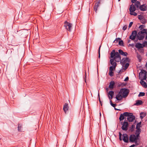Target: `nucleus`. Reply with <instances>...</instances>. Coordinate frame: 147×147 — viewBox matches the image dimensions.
I'll use <instances>...</instances> for the list:
<instances>
[{
    "mask_svg": "<svg viewBox=\"0 0 147 147\" xmlns=\"http://www.w3.org/2000/svg\"><path fill=\"white\" fill-rule=\"evenodd\" d=\"M109 71H114L115 70V68H114V67L113 66H111L109 67Z\"/></svg>",
    "mask_w": 147,
    "mask_h": 147,
    "instance_id": "obj_37",
    "label": "nucleus"
},
{
    "mask_svg": "<svg viewBox=\"0 0 147 147\" xmlns=\"http://www.w3.org/2000/svg\"><path fill=\"white\" fill-rule=\"evenodd\" d=\"M115 85V82L113 81H112L110 82L109 88L111 90H112L114 88V87Z\"/></svg>",
    "mask_w": 147,
    "mask_h": 147,
    "instance_id": "obj_15",
    "label": "nucleus"
},
{
    "mask_svg": "<svg viewBox=\"0 0 147 147\" xmlns=\"http://www.w3.org/2000/svg\"><path fill=\"white\" fill-rule=\"evenodd\" d=\"M145 73L146 74H147V72L146 70L143 69L141 70L140 73V74L141 76H144L145 73Z\"/></svg>",
    "mask_w": 147,
    "mask_h": 147,
    "instance_id": "obj_23",
    "label": "nucleus"
},
{
    "mask_svg": "<svg viewBox=\"0 0 147 147\" xmlns=\"http://www.w3.org/2000/svg\"><path fill=\"white\" fill-rule=\"evenodd\" d=\"M131 34L133 36L136 37L137 35V31L136 30H134L132 31Z\"/></svg>",
    "mask_w": 147,
    "mask_h": 147,
    "instance_id": "obj_35",
    "label": "nucleus"
},
{
    "mask_svg": "<svg viewBox=\"0 0 147 147\" xmlns=\"http://www.w3.org/2000/svg\"><path fill=\"white\" fill-rule=\"evenodd\" d=\"M129 62V59L128 57L123 58L120 61L121 64L123 65L127 62Z\"/></svg>",
    "mask_w": 147,
    "mask_h": 147,
    "instance_id": "obj_8",
    "label": "nucleus"
},
{
    "mask_svg": "<svg viewBox=\"0 0 147 147\" xmlns=\"http://www.w3.org/2000/svg\"><path fill=\"white\" fill-rule=\"evenodd\" d=\"M141 31L140 32L141 33H142V34H146L147 32V30L146 29H143V30H141Z\"/></svg>",
    "mask_w": 147,
    "mask_h": 147,
    "instance_id": "obj_26",
    "label": "nucleus"
},
{
    "mask_svg": "<svg viewBox=\"0 0 147 147\" xmlns=\"http://www.w3.org/2000/svg\"><path fill=\"white\" fill-rule=\"evenodd\" d=\"M136 140H138L136 138V135L134 134L131 135L129 137V141L130 142H134Z\"/></svg>",
    "mask_w": 147,
    "mask_h": 147,
    "instance_id": "obj_7",
    "label": "nucleus"
},
{
    "mask_svg": "<svg viewBox=\"0 0 147 147\" xmlns=\"http://www.w3.org/2000/svg\"><path fill=\"white\" fill-rule=\"evenodd\" d=\"M135 127V125H134V124L132 125L131 126L129 127V131L131 132H133L134 130Z\"/></svg>",
    "mask_w": 147,
    "mask_h": 147,
    "instance_id": "obj_20",
    "label": "nucleus"
},
{
    "mask_svg": "<svg viewBox=\"0 0 147 147\" xmlns=\"http://www.w3.org/2000/svg\"><path fill=\"white\" fill-rule=\"evenodd\" d=\"M138 140H136L134 142L135 144V145H139V144L138 143V142L137 141Z\"/></svg>",
    "mask_w": 147,
    "mask_h": 147,
    "instance_id": "obj_47",
    "label": "nucleus"
},
{
    "mask_svg": "<svg viewBox=\"0 0 147 147\" xmlns=\"http://www.w3.org/2000/svg\"><path fill=\"white\" fill-rule=\"evenodd\" d=\"M129 45L130 46H131L132 47H133L134 46V44L133 43L131 44H129Z\"/></svg>",
    "mask_w": 147,
    "mask_h": 147,
    "instance_id": "obj_60",
    "label": "nucleus"
},
{
    "mask_svg": "<svg viewBox=\"0 0 147 147\" xmlns=\"http://www.w3.org/2000/svg\"><path fill=\"white\" fill-rule=\"evenodd\" d=\"M119 45L122 46H124V44L123 41L121 40L119 41Z\"/></svg>",
    "mask_w": 147,
    "mask_h": 147,
    "instance_id": "obj_32",
    "label": "nucleus"
},
{
    "mask_svg": "<svg viewBox=\"0 0 147 147\" xmlns=\"http://www.w3.org/2000/svg\"><path fill=\"white\" fill-rule=\"evenodd\" d=\"M140 84L144 88H146L147 87V84L143 80H141L140 82Z\"/></svg>",
    "mask_w": 147,
    "mask_h": 147,
    "instance_id": "obj_18",
    "label": "nucleus"
},
{
    "mask_svg": "<svg viewBox=\"0 0 147 147\" xmlns=\"http://www.w3.org/2000/svg\"><path fill=\"white\" fill-rule=\"evenodd\" d=\"M139 51L140 53H143L144 52V50L143 49H141Z\"/></svg>",
    "mask_w": 147,
    "mask_h": 147,
    "instance_id": "obj_59",
    "label": "nucleus"
},
{
    "mask_svg": "<svg viewBox=\"0 0 147 147\" xmlns=\"http://www.w3.org/2000/svg\"><path fill=\"white\" fill-rule=\"evenodd\" d=\"M141 122H140L137 123L136 125V129L140 128L141 127Z\"/></svg>",
    "mask_w": 147,
    "mask_h": 147,
    "instance_id": "obj_30",
    "label": "nucleus"
},
{
    "mask_svg": "<svg viewBox=\"0 0 147 147\" xmlns=\"http://www.w3.org/2000/svg\"><path fill=\"white\" fill-rule=\"evenodd\" d=\"M147 74H146V73L145 74H145H144V76H143V78L142 80H146V79L147 78Z\"/></svg>",
    "mask_w": 147,
    "mask_h": 147,
    "instance_id": "obj_41",
    "label": "nucleus"
},
{
    "mask_svg": "<svg viewBox=\"0 0 147 147\" xmlns=\"http://www.w3.org/2000/svg\"><path fill=\"white\" fill-rule=\"evenodd\" d=\"M69 108L68 104L66 103L65 104L63 107V110L65 113H66L67 111L68 110Z\"/></svg>",
    "mask_w": 147,
    "mask_h": 147,
    "instance_id": "obj_19",
    "label": "nucleus"
},
{
    "mask_svg": "<svg viewBox=\"0 0 147 147\" xmlns=\"http://www.w3.org/2000/svg\"><path fill=\"white\" fill-rule=\"evenodd\" d=\"M145 27V26L144 25H140L139 27V28L140 30H143L144 28Z\"/></svg>",
    "mask_w": 147,
    "mask_h": 147,
    "instance_id": "obj_36",
    "label": "nucleus"
},
{
    "mask_svg": "<svg viewBox=\"0 0 147 147\" xmlns=\"http://www.w3.org/2000/svg\"><path fill=\"white\" fill-rule=\"evenodd\" d=\"M64 26L67 30L70 32L71 29L72 24L68 22L67 21H65L64 23Z\"/></svg>",
    "mask_w": 147,
    "mask_h": 147,
    "instance_id": "obj_4",
    "label": "nucleus"
},
{
    "mask_svg": "<svg viewBox=\"0 0 147 147\" xmlns=\"http://www.w3.org/2000/svg\"><path fill=\"white\" fill-rule=\"evenodd\" d=\"M114 74V72H113V71H109V75L110 76H111V77L112 76H113Z\"/></svg>",
    "mask_w": 147,
    "mask_h": 147,
    "instance_id": "obj_39",
    "label": "nucleus"
},
{
    "mask_svg": "<svg viewBox=\"0 0 147 147\" xmlns=\"http://www.w3.org/2000/svg\"><path fill=\"white\" fill-rule=\"evenodd\" d=\"M138 140H136L134 142L135 144V145H139V144L138 143V142L137 141Z\"/></svg>",
    "mask_w": 147,
    "mask_h": 147,
    "instance_id": "obj_48",
    "label": "nucleus"
},
{
    "mask_svg": "<svg viewBox=\"0 0 147 147\" xmlns=\"http://www.w3.org/2000/svg\"><path fill=\"white\" fill-rule=\"evenodd\" d=\"M18 130L19 131H22V127L21 125L18 124Z\"/></svg>",
    "mask_w": 147,
    "mask_h": 147,
    "instance_id": "obj_27",
    "label": "nucleus"
},
{
    "mask_svg": "<svg viewBox=\"0 0 147 147\" xmlns=\"http://www.w3.org/2000/svg\"><path fill=\"white\" fill-rule=\"evenodd\" d=\"M133 24V22H130L129 24V26H128L129 28H130L132 24Z\"/></svg>",
    "mask_w": 147,
    "mask_h": 147,
    "instance_id": "obj_46",
    "label": "nucleus"
},
{
    "mask_svg": "<svg viewBox=\"0 0 147 147\" xmlns=\"http://www.w3.org/2000/svg\"><path fill=\"white\" fill-rule=\"evenodd\" d=\"M119 52H116V53H115V56H118V55H119Z\"/></svg>",
    "mask_w": 147,
    "mask_h": 147,
    "instance_id": "obj_56",
    "label": "nucleus"
},
{
    "mask_svg": "<svg viewBox=\"0 0 147 147\" xmlns=\"http://www.w3.org/2000/svg\"><path fill=\"white\" fill-rule=\"evenodd\" d=\"M112 107H114V108L115 107L117 106V104H113L112 103L111 105Z\"/></svg>",
    "mask_w": 147,
    "mask_h": 147,
    "instance_id": "obj_50",
    "label": "nucleus"
},
{
    "mask_svg": "<svg viewBox=\"0 0 147 147\" xmlns=\"http://www.w3.org/2000/svg\"><path fill=\"white\" fill-rule=\"evenodd\" d=\"M127 28V26L126 25H125L124 26H123V29L124 30H126Z\"/></svg>",
    "mask_w": 147,
    "mask_h": 147,
    "instance_id": "obj_51",
    "label": "nucleus"
},
{
    "mask_svg": "<svg viewBox=\"0 0 147 147\" xmlns=\"http://www.w3.org/2000/svg\"><path fill=\"white\" fill-rule=\"evenodd\" d=\"M139 9L142 11H145L147 9V5L145 3L140 5Z\"/></svg>",
    "mask_w": 147,
    "mask_h": 147,
    "instance_id": "obj_13",
    "label": "nucleus"
},
{
    "mask_svg": "<svg viewBox=\"0 0 147 147\" xmlns=\"http://www.w3.org/2000/svg\"><path fill=\"white\" fill-rule=\"evenodd\" d=\"M116 52L115 50H113L112 51L111 53V57L113 58L115 56Z\"/></svg>",
    "mask_w": 147,
    "mask_h": 147,
    "instance_id": "obj_22",
    "label": "nucleus"
},
{
    "mask_svg": "<svg viewBox=\"0 0 147 147\" xmlns=\"http://www.w3.org/2000/svg\"><path fill=\"white\" fill-rule=\"evenodd\" d=\"M100 5V1L99 0L96 2L95 4L94 7V10L95 11L96 13L98 8L99 6Z\"/></svg>",
    "mask_w": 147,
    "mask_h": 147,
    "instance_id": "obj_10",
    "label": "nucleus"
},
{
    "mask_svg": "<svg viewBox=\"0 0 147 147\" xmlns=\"http://www.w3.org/2000/svg\"><path fill=\"white\" fill-rule=\"evenodd\" d=\"M137 0H131V1L132 3H133L137 1Z\"/></svg>",
    "mask_w": 147,
    "mask_h": 147,
    "instance_id": "obj_55",
    "label": "nucleus"
},
{
    "mask_svg": "<svg viewBox=\"0 0 147 147\" xmlns=\"http://www.w3.org/2000/svg\"><path fill=\"white\" fill-rule=\"evenodd\" d=\"M145 93L144 92H140L138 96L139 97L143 96L145 95Z\"/></svg>",
    "mask_w": 147,
    "mask_h": 147,
    "instance_id": "obj_34",
    "label": "nucleus"
},
{
    "mask_svg": "<svg viewBox=\"0 0 147 147\" xmlns=\"http://www.w3.org/2000/svg\"><path fill=\"white\" fill-rule=\"evenodd\" d=\"M110 102L111 105L113 103L112 101L111 100H110Z\"/></svg>",
    "mask_w": 147,
    "mask_h": 147,
    "instance_id": "obj_64",
    "label": "nucleus"
},
{
    "mask_svg": "<svg viewBox=\"0 0 147 147\" xmlns=\"http://www.w3.org/2000/svg\"><path fill=\"white\" fill-rule=\"evenodd\" d=\"M135 46L136 48L139 49L142 48L144 47V45H143L142 44L140 43H137L136 44Z\"/></svg>",
    "mask_w": 147,
    "mask_h": 147,
    "instance_id": "obj_17",
    "label": "nucleus"
},
{
    "mask_svg": "<svg viewBox=\"0 0 147 147\" xmlns=\"http://www.w3.org/2000/svg\"><path fill=\"white\" fill-rule=\"evenodd\" d=\"M118 42V40H116V38L115 39L114 41L113 42L116 43V42Z\"/></svg>",
    "mask_w": 147,
    "mask_h": 147,
    "instance_id": "obj_62",
    "label": "nucleus"
},
{
    "mask_svg": "<svg viewBox=\"0 0 147 147\" xmlns=\"http://www.w3.org/2000/svg\"><path fill=\"white\" fill-rule=\"evenodd\" d=\"M128 55V54L127 52H124L123 54L122 55L124 56H126Z\"/></svg>",
    "mask_w": 147,
    "mask_h": 147,
    "instance_id": "obj_49",
    "label": "nucleus"
},
{
    "mask_svg": "<svg viewBox=\"0 0 147 147\" xmlns=\"http://www.w3.org/2000/svg\"><path fill=\"white\" fill-rule=\"evenodd\" d=\"M101 46H100L99 48V51H98V58H100V49Z\"/></svg>",
    "mask_w": 147,
    "mask_h": 147,
    "instance_id": "obj_54",
    "label": "nucleus"
},
{
    "mask_svg": "<svg viewBox=\"0 0 147 147\" xmlns=\"http://www.w3.org/2000/svg\"><path fill=\"white\" fill-rule=\"evenodd\" d=\"M136 10V8L135 7L133 4H132L130 5L129 8L130 14L131 15L136 16L137 15V13L134 12Z\"/></svg>",
    "mask_w": 147,
    "mask_h": 147,
    "instance_id": "obj_1",
    "label": "nucleus"
},
{
    "mask_svg": "<svg viewBox=\"0 0 147 147\" xmlns=\"http://www.w3.org/2000/svg\"><path fill=\"white\" fill-rule=\"evenodd\" d=\"M128 113L127 115V120L129 122H132L135 119V116L133 115L132 113H130L127 112Z\"/></svg>",
    "mask_w": 147,
    "mask_h": 147,
    "instance_id": "obj_2",
    "label": "nucleus"
},
{
    "mask_svg": "<svg viewBox=\"0 0 147 147\" xmlns=\"http://www.w3.org/2000/svg\"><path fill=\"white\" fill-rule=\"evenodd\" d=\"M143 103L142 101L140 100H137L136 101V103L134 104L135 105H142Z\"/></svg>",
    "mask_w": 147,
    "mask_h": 147,
    "instance_id": "obj_21",
    "label": "nucleus"
},
{
    "mask_svg": "<svg viewBox=\"0 0 147 147\" xmlns=\"http://www.w3.org/2000/svg\"><path fill=\"white\" fill-rule=\"evenodd\" d=\"M136 37V36H133L132 34H131V35L129 37V38L130 39H131L132 40H134V39H135Z\"/></svg>",
    "mask_w": 147,
    "mask_h": 147,
    "instance_id": "obj_33",
    "label": "nucleus"
},
{
    "mask_svg": "<svg viewBox=\"0 0 147 147\" xmlns=\"http://www.w3.org/2000/svg\"><path fill=\"white\" fill-rule=\"evenodd\" d=\"M135 146V144H133L131 146H130L129 147H134Z\"/></svg>",
    "mask_w": 147,
    "mask_h": 147,
    "instance_id": "obj_61",
    "label": "nucleus"
},
{
    "mask_svg": "<svg viewBox=\"0 0 147 147\" xmlns=\"http://www.w3.org/2000/svg\"><path fill=\"white\" fill-rule=\"evenodd\" d=\"M144 18V16L141 15H139L138 16V18L140 20H141L143 19Z\"/></svg>",
    "mask_w": 147,
    "mask_h": 147,
    "instance_id": "obj_38",
    "label": "nucleus"
},
{
    "mask_svg": "<svg viewBox=\"0 0 147 147\" xmlns=\"http://www.w3.org/2000/svg\"><path fill=\"white\" fill-rule=\"evenodd\" d=\"M121 123L122 125L121 127L123 131H127L129 125L128 122L125 120L124 122L121 121Z\"/></svg>",
    "mask_w": 147,
    "mask_h": 147,
    "instance_id": "obj_3",
    "label": "nucleus"
},
{
    "mask_svg": "<svg viewBox=\"0 0 147 147\" xmlns=\"http://www.w3.org/2000/svg\"><path fill=\"white\" fill-rule=\"evenodd\" d=\"M129 64L128 63H127L125 64V69H127L129 67Z\"/></svg>",
    "mask_w": 147,
    "mask_h": 147,
    "instance_id": "obj_43",
    "label": "nucleus"
},
{
    "mask_svg": "<svg viewBox=\"0 0 147 147\" xmlns=\"http://www.w3.org/2000/svg\"><path fill=\"white\" fill-rule=\"evenodd\" d=\"M145 36V34H142L140 32H139L137 35V37L138 40H142L144 39Z\"/></svg>",
    "mask_w": 147,
    "mask_h": 147,
    "instance_id": "obj_9",
    "label": "nucleus"
},
{
    "mask_svg": "<svg viewBox=\"0 0 147 147\" xmlns=\"http://www.w3.org/2000/svg\"><path fill=\"white\" fill-rule=\"evenodd\" d=\"M112 59H113L114 61H115L116 62H119L121 61V58H117L115 57H114Z\"/></svg>",
    "mask_w": 147,
    "mask_h": 147,
    "instance_id": "obj_28",
    "label": "nucleus"
},
{
    "mask_svg": "<svg viewBox=\"0 0 147 147\" xmlns=\"http://www.w3.org/2000/svg\"><path fill=\"white\" fill-rule=\"evenodd\" d=\"M136 136V137L138 140H139V137H140V134H139V133H138L137 134H135Z\"/></svg>",
    "mask_w": 147,
    "mask_h": 147,
    "instance_id": "obj_42",
    "label": "nucleus"
},
{
    "mask_svg": "<svg viewBox=\"0 0 147 147\" xmlns=\"http://www.w3.org/2000/svg\"><path fill=\"white\" fill-rule=\"evenodd\" d=\"M123 141L125 143H128L129 142V138L127 135L126 134H123Z\"/></svg>",
    "mask_w": 147,
    "mask_h": 147,
    "instance_id": "obj_12",
    "label": "nucleus"
},
{
    "mask_svg": "<svg viewBox=\"0 0 147 147\" xmlns=\"http://www.w3.org/2000/svg\"><path fill=\"white\" fill-rule=\"evenodd\" d=\"M136 129L137 130L136 131V132L135 133V134H137L138 133L140 134V133L141 132V129L138 128V129Z\"/></svg>",
    "mask_w": 147,
    "mask_h": 147,
    "instance_id": "obj_31",
    "label": "nucleus"
},
{
    "mask_svg": "<svg viewBox=\"0 0 147 147\" xmlns=\"http://www.w3.org/2000/svg\"><path fill=\"white\" fill-rule=\"evenodd\" d=\"M114 61L113 59H111L110 60L111 64L112 65L114 68H115L117 66V64L115 62H114Z\"/></svg>",
    "mask_w": 147,
    "mask_h": 147,
    "instance_id": "obj_14",
    "label": "nucleus"
},
{
    "mask_svg": "<svg viewBox=\"0 0 147 147\" xmlns=\"http://www.w3.org/2000/svg\"><path fill=\"white\" fill-rule=\"evenodd\" d=\"M115 57V58H121V56L120 55H118L117 56H115V57Z\"/></svg>",
    "mask_w": 147,
    "mask_h": 147,
    "instance_id": "obj_53",
    "label": "nucleus"
},
{
    "mask_svg": "<svg viewBox=\"0 0 147 147\" xmlns=\"http://www.w3.org/2000/svg\"><path fill=\"white\" fill-rule=\"evenodd\" d=\"M142 45H144V47L145 46H147V42L146 41H144L143 42Z\"/></svg>",
    "mask_w": 147,
    "mask_h": 147,
    "instance_id": "obj_45",
    "label": "nucleus"
},
{
    "mask_svg": "<svg viewBox=\"0 0 147 147\" xmlns=\"http://www.w3.org/2000/svg\"><path fill=\"white\" fill-rule=\"evenodd\" d=\"M122 71H123V70L122 69H121V70H119V71L118 72V73L119 74H121V72H122Z\"/></svg>",
    "mask_w": 147,
    "mask_h": 147,
    "instance_id": "obj_58",
    "label": "nucleus"
},
{
    "mask_svg": "<svg viewBox=\"0 0 147 147\" xmlns=\"http://www.w3.org/2000/svg\"><path fill=\"white\" fill-rule=\"evenodd\" d=\"M127 112H125L123 113H122L120 115L119 117V120L120 121H123L125 119L124 117H127Z\"/></svg>",
    "mask_w": 147,
    "mask_h": 147,
    "instance_id": "obj_11",
    "label": "nucleus"
},
{
    "mask_svg": "<svg viewBox=\"0 0 147 147\" xmlns=\"http://www.w3.org/2000/svg\"><path fill=\"white\" fill-rule=\"evenodd\" d=\"M141 22L143 24H144L146 22V20L144 17L143 19H142L140 20Z\"/></svg>",
    "mask_w": 147,
    "mask_h": 147,
    "instance_id": "obj_29",
    "label": "nucleus"
},
{
    "mask_svg": "<svg viewBox=\"0 0 147 147\" xmlns=\"http://www.w3.org/2000/svg\"><path fill=\"white\" fill-rule=\"evenodd\" d=\"M114 94V92L113 91H109L108 93V96H113Z\"/></svg>",
    "mask_w": 147,
    "mask_h": 147,
    "instance_id": "obj_25",
    "label": "nucleus"
},
{
    "mask_svg": "<svg viewBox=\"0 0 147 147\" xmlns=\"http://www.w3.org/2000/svg\"><path fill=\"white\" fill-rule=\"evenodd\" d=\"M123 90V89H121L118 93L117 94V95L116 96L115 98L117 99V100H121L123 96L122 93H121V91Z\"/></svg>",
    "mask_w": 147,
    "mask_h": 147,
    "instance_id": "obj_6",
    "label": "nucleus"
},
{
    "mask_svg": "<svg viewBox=\"0 0 147 147\" xmlns=\"http://www.w3.org/2000/svg\"><path fill=\"white\" fill-rule=\"evenodd\" d=\"M140 118L142 119L146 115V114L143 112H142L140 114Z\"/></svg>",
    "mask_w": 147,
    "mask_h": 147,
    "instance_id": "obj_24",
    "label": "nucleus"
},
{
    "mask_svg": "<svg viewBox=\"0 0 147 147\" xmlns=\"http://www.w3.org/2000/svg\"><path fill=\"white\" fill-rule=\"evenodd\" d=\"M119 140H120L121 141L122 140V139L121 138V136L122 135L121 132H119Z\"/></svg>",
    "mask_w": 147,
    "mask_h": 147,
    "instance_id": "obj_44",
    "label": "nucleus"
},
{
    "mask_svg": "<svg viewBox=\"0 0 147 147\" xmlns=\"http://www.w3.org/2000/svg\"><path fill=\"white\" fill-rule=\"evenodd\" d=\"M134 5L135 7L136 8V9L138 10L139 9V7L140 5V3L139 1H136L134 3Z\"/></svg>",
    "mask_w": 147,
    "mask_h": 147,
    "instance_id": "obj_16",
    "label": "nucleus"
},
{
    "mask_svg": "<svg viewBox=\"0 0 147 147\" xmlns=\"http://www.w3.org/2000/svg\"><path fill=\"white\" fill-rule=\"evenodd\" d=\"M116 40H121V38H116Z\"/></svg>",
    "mask_w": 147,
    "mask_h": 147,
    "instance_id": "obj_63",
    "label": "nucleus"
},
{
    "mask_svg": "<svg viewBox=\"0 0 147 147\" xmlns=\"http://www.w3.org/2000/svg\"><path fill=\"white\" fill-rule=\"evenodd\" d=\"M119 53V54H120L121 55H123V53L124 52L121 49H119L118 50Z\"/></svg>",
    "mask_w": 147,
    "mask_h": 147,
    "instance_id": "obj_40",
    "label": "nucleus"
},
{
    "mask_svg": "<svg viewBox=\"0 0 147 147\" xmlns=\"http://www.w3.org/2000/svg\"><path fill=\"white\" fill-rule=\"evenodd\" d=\"M108 96L109 97V99H110V100H111L113 98V96Z\"/></svg>",
    "mask_w": 147,
    "mask_h": 147,
    "instance_id": "obj_57",
    "label": "nucleus"
},
{
    "mask_svg": "<svg viewBox=\"0 0 147 147\" xmlns=\"http://www.w3.org/2000/svg\"><path fill=\"white\" fill-rule=\"evenodd\" d=\"M122 91H121L122 94V96L123 98L127 97L129 93V90L126 88H123Z\"/></svg>",
    "mask_w": 147,
    "mask_h": 147,
    "instance_id": "obj_5",
    "label": "nucleus"
},
{
    "mask_svg": "<svg viewBox=\"0 0 147 147\" xmlns=\"http://www.w3.org/2000/svg\"><path fill=\"white\" fill-rule=\"evenodd\" d=\"M129 80V77H127L125 79L124 81H127Z\"/></svg>",
    "mask_w": 147,
    "mask_h": 147,
    "instance_id": "obj_52",
    "label": "nucleus"
}]
</instances>
